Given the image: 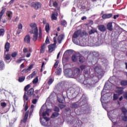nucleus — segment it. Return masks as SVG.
Wrapping results in <instances>:
<instances>
[{"label": "nucleus", "mask_w": 127, "mask_h": 127, "mask_svg": "<svg viewBox=\"0 0 127 127\" xmlns=\"http://www.w3.org/2000/svg\"><path fill=\"white\" fill-rule=\"evenodd\" d=\"M111 88L112 85H111V82L108 81L105 83L103 90L101 92V101L104 109H106L107 104L110 102V96H108V93H106V91L110 90Z\"/></svg>", "instance_id": "nucleus-1"}, {"label": "nucleus", "mask_w": 127, "mask_h": 127, "mask_svg": "<svg viewBox=\"0 0 127 127\" xmlns=\"http://www.w3.org/2000/svg\"><path fill=\"white\" fill-rule=\"evenodd\" d=\"M83 75L85 78V79L83 81L85 88H86V89H91V88L95 87L97 81L88 78L89 77V69L86 68L84 70Z\"/></svg>", "instance_id": "nucleus-2"}, {"label": "nucleus", "mask_w": 127, "mask_h": 127, "mask_svg": "<svg viewBox=\"0 0 127 127\" xmlns=\"http://www.w3.org/2000/svg\"><path fill=\"white\" fill-rule=\"evenodd\" d=\"M80 72H81V70L79 68H76L75 69L73 70L69 69H67L66 71H64V74L66 77H68V78H79V77H81L83 75H80Z\"/></svg>", "instance_id": "nucleus-3"}, {"label": "nucleus", "mask_w": 127, "mask_h": 127, "mask_svg": "<svg viewBox=\"0 0 127 127\" xmlns=\"http://www.w3.org/2000/svg\"><path fill=\"white\" fill-rule=\"evenodd\" d=\"M49 113L48 112H40V120L42 126L46 127L48 125V122H49Z\"/></svg>", "instance_id": "nucleus-4"}, {"label": "nucleus", "mask_w": 127, "mask_h": 127, "mask_svg": "<svg viewBox=\"0 0 127 127\" xmlns=\"http://www.w3.org/2000/svg\"><path fill=\"white\" fill-rule=\"evenodd\" d=\"M81 34V30H77L74 33V34L72 35V41L74 44H76V45H78L79 44V43H78V40H77V37L80 36V35Z\"/></svg>", "instance_id": "nucleus-5"}, {"label": "nucleus", "mask_w": 127, "mask_h": 127, "mask_svg": "<svg viewBox=\"0 0 127 127\" xmlns=\"http://www.w3.org/2000/svg\"><path fill=\"white\" fill-rule=\"evenodd\" d=\"M49 103L47 102L45 103L41 107L40 109V112H52L53 111V109L49 108L48 107V105Z\"/></svg>", "instance_id": "nucleus-6"}, {"label": "nucleus", "mask_w": 127, "mask_h": 127, "mask_svg": "<svg viewBox=\"0 0 127 127\" xmlns=\"http://www.w3.org/2000/svg\"><path fill=\"white\" fill-rule=\"evenodd\" d=\"M54 43L49 45V52L51 53L55 50L56 48V44H57V41H56V37L54 38Z\"/></svg>", "instance_id": "nucleus-7"}, {"label": "nucleus", "mask_w": 127, "mask_h": 127, "mask_svg": "<svg viewBox=\"0 0 127 127\" xmlns=\"http://www.w3.org/2000/svg\"><path fill=\"white\" fill-rule=\"evenodd\" d=\"M108 117L109 118L110 120L112 121V123L114 124V125H117V122H114L115 118H116V114L114 113V112H109L107 113Z\"/></svg>", "instance_id": "nucleus-8"}, {"label": "nucleus", "mask_w": 127, "mask_h": 127, "mask_svg": "<svg viewBox=\"0 0 127 127\" xmlns=\"http://www.w3.org/2000/svg\"><path fill=\"white\" fill-rule=\"evenodd\" d=\"M31 30L30 31V33L32 32H38V28H37V25L35 23H32L30 25Z\"/></svg>", "instance_id": "nucleus-9"}, {"label": "nucleus", "mask_w": 127, "mask_h": 127, "mask_svg": "<svg viewBox=\"0 0 127 127\" xmlns=\"http://www.w3.org/2000/svg\"><path fill=\"white\" fill-rule=\"evenodd\" d=\"M24 103L25 105V111H26L28 109V106L27 104L28 103V96L26 95V93H25L23 96Z\"/></svg>", "instance_id": "nucleus-10"}, {"label": "nucleus", "mask_w": 127, "mask_h": 127, "mask_svg": "<svg viewBox=\"0 0 127 127\" xmlns=\"http://www.w3.org/2000/svg\"><path fill=\"white\" fill-rule=\"evenodd\" d=\"M95 73H97L99 76H103L104 75V71L102 68H100L99 66H95L94 68Z\"/></svg>", "instance_id": "nucleus-11"}, {"label": "nucleus", "mask_w": 127, "mask_h": 127, "mask_svg": "<svg viewBox=\"0 0 127 127\" xmlns=\"http://www.w3.org/2000/svg\"><path fill=\"white\" fill-rule=\"evenodd\" d=\"M31 6L35 9H38L41 7V4L38 2H33L31 3Z\"/></svg>", "instance_id": "nucleus-12"}, {"label": "nucleus", "mask_w": 127, "mask_h": 127, "mask_svg": "<svg viewBox=\"0 0 127 127\" xmlns=\"http://www.w3.org/2000/svg\"><path fill=\"white\" fill-rule=\"evenodd\" d=\"M29 112H24L23 115L24 116V118L23 120H21V122H23L24 124H25L27 121V119H28V115H29Z\"/></svg>", "instance_id": "nucleus-13"}, {"label": "nucleus", "mask_w": 127, "mask_h": 127, "mask_svg": "<svg viewBox=\"0 0 127 127\" xmlns=\"http://www.w3.org/2000/svg\"><path fill=\"white\" fill-rule=\"evenodd\" d=\"M28 96L29 97H31V96L33 95V97L35 98V94H34V89L33 88L30 89L27 92Z\"/></svg>", "instance_id": "nucleus-14"}, {"label": "nucleus", "mask_w": 127, "mask_h": 127, "mask_svg": "<svg viewBox=\"0 0 127 127\" xmlns=\"http://www.w3.org/2000/svg\"><path fill=\"white\" fill-rule=\"evenodd\" d=\"M116 93H117L119 95H123L124 94V88L117 87L116 90Z\"/></svg>", "instance_id": "nucleus-15"}, {"label": "nucleus", "mask_w": 127, "mask_h": 127, "mask_svg": "<svg viewBox=\"0 0 127 127\" xmlns=\"http://www.w3.org/2000/svg\"><path fill=\"white\" fill-rule=\"evenodd\" d=\"M24 41L26 44H30V36L27 35L24 39Z\"/></svg>", "instance_id": "nucleus-16"}, {"label": "nucleus", "mask_w": 127, "mask_h": 127, "mask_svg": "<svg viewBox=\"0 0 127 127\" xmlns=\"http://www.w3.org/2000/svg\"><path fill=\"white\" fill-rule=\"evenodd\" d=\"M6 14L7 16V19L8 20H11L12 18V12L11 11H7Z\"/></svg>", "instance_id": "nucleus-17"}, {"label": "nucleus", "mask_w": 127, "mask_h": 127, "mask_svg": "<svg viewBox=\"0 0 127 127\" xmlns=\"http://www.w3.org/2000/svg\"><path fill=\"white\" fill-rule=\"evenodd\" d=\"M31 34H34L33 36V40L34 41H36L37 40V38H38V32H33L30 33Z\"/></svg>", "instance_id": "nucleus-18"}, {"label": "nucleus", "mask_w": 127, "mask_h": 127, "mask_svg": "<svg viewBox=\"0 0 127 127\" xmlns=\"http://www.w3.org/2000/svg\"><path fill=\"white\" fill-rule=\"evenodd\" d=\"M80 100L81 101L80 102L81 106H83L85 105V104H87V98H86L84 95L82 96Z\"/></svg>", "instance_id": "nucleus-19"}, {"label": "nucleus", "mask_w": 127, "mask_h": 127, "mask_svg": "<svg viewBox=\"0 0 127 127\" xmlns=\"http://www.w3.org/2000/svg\"><path fill=\"white\" fill-rule=\"evenodd\" d=\"M74 127H81L82 122L80 120H77L76 123L73 125Z\"/></svg>", "instance_id": "nucleus-20"}, {"label": "nucleus", "mask_w": 127, "mask_h": 127, "mask_svg": "<svg viewBox=\"0 0 127 127\" xmlns=\"http://www.w3.org/2000/svg\"><path fill=\"white\" fill-rule=\"evenodd\" d=\"M113 16V14H104L102 15V17L103 19H106L107 18H111Z\"/></svg>", "instance_id": "nucleus-21"}, {"label": "nucleus", "mask_w": 127, "mask_h": 127, "mask_svg": "<svg viewBox=\"0 0 127 127\" xmlns=\"http://www.w3.org/2000/svg\"><path fill=\"white\" fill-rule=\"evenodd\" d=\"M107 28L109 31H113V23L109 22L107 25Z\"/></svg>", "instance_id": "nucleus-22"}, {"label": "nucleus", "mask_w": 127, "mask_h": 127, "mask_svg": "<svg viewBox=\"0 0 127 127\" xmlns=\"http://www.w3.org/2000/svg\"><path fill=\"white\" fill-rule=\"evenodd\" d=\"M98 29L100 30V31H101L102 32H104V31H106L107 29L106 28V27H105V25H101L98 26Z\"/></svg>", "instance_id": "nucleus-23"}, {"label": "nucleus", "mask_w": 127, "mask_h": 127, "mask_svg": "<svg viewBox=\"0 0 127 127\" xmlns=\"http://www.w3.org/2000/svg\"><path fill=\"white\" fill-rule=\"evenodd\" d=\"M127 113V112H123L122 114V120L124 122H127V116L126 115Z\"/></svg>", "instance_id": "nucleus-24"}, {"label": "nucleus", "mask_w": 127, "mask_h": 127, "mask_svg": "<svg viewBox=\"0 0 127 127\" xmlns=\"http://www.w3.org/2000/svg\"><path fill=\"white\" fill-rule=\"evenodd\" d=\"M58 16V13L55 12L52 14L51 18L53 20H57V17Z\"/></svg>", "instance_id": "nucleus-25"}, {"label": "nucleus", "mask_w": 127, "mask_h": 127, "mask_svg": "<svg viewBox=\"0 0 127 127\" xmlns=\"http://www.w3.org/2000/svg\"><path fill=\"white\" fill-rule=\"evenodd\" d=\"M66 94H68V93H70L71 94H73V93L74 92V88H73L72 87H67L66 88Z\"/></svg>", "instance_id": "nucleus-26"}, {"label": "nucleus", "mask_w": 127, "mask_h": 127, "mask_svg": "<svg viewBox=\"0 0 127 127\" xmlns=\"http://www.w3.org/2000/svg\"><path fill=\"white\" fill-rule=\"evenodd\" d=\"M64 38V35H60L58 37V43L60 44L61 42H62V41L63 40V39Z\"/></svg>", "instance_id": "nucleus-27"}, {"label": "nucleus", "mask_w": 127, "mask_h": 127, "mask_svg": "<svg viewBox=\"0 0 127 127\" xmlns=\"http://www.w3.org/2000/svg\"><path fill=\"white\" fill-rule=\"evenodd\" d=\"M52 4H53V6L54 7H57L58 4L56 2H54L53 0H50V6H52Z\"/></svg>", "instance_id": "nucleus-28"}, {"label": "nucleus", "mask_w": 127, "mask_h": 127, "mask_svg": "<svg viewBox=\"0 0 127 127\" xmlns=\"http://www.w3.org/2000/svg\"><path fill=\"white\" fill-rule=\"evenodd\" d=\"M80 113V112H72L70 113V115L72 117H76V116H80L81 115Z\"/></svg>", "instance_id": "nucleus-29"}, {"label": "nucleus", "mask_w": 127, "mask_h": 127, "mask_svg": "<svg viewBox=\"0 0 127 127\" xmlns=\"http://www.w3.org/2000/svg\"><path fill=\"white\" fill-rule=\"evenodd\" d=\"M10 44L9 43L7 42L5 44V52H8L9 51V46Z\"/></svg>", "instance_id": "nucleus-30"}, {"label": "nucleus", "mask_w": 127, "mask_h": 127, "mask_svg": "<svg viewBox=\"0 0 127 127\" xmlns=\"http://www.w3.org/2000/svg\"><path fill=\"white\" fill-rule=\"evenodd\" d=\"M55 73L56 75H59V76H60V75H61V73H62V69L58 67L57 69V70L56 71Z\"/></svg>", "instance_id": "nucleus-31"}, {"label": "nucleus", "mask_w": 127, "mask_h": 127, "mask_svg": "<svg viewBox=\"0 0 127 127\" xmlns=\"http://www.w3.org/2000/svg\"><path fill=\"white\" fill-rule=\"evenodd\" d=\"M59 116V113L58 112H54L51 116L52 119H55V118H57Z\"/></svg>", "instance_id": "nucleus-32"}, {"label": "nucleus", "mask_w": 127, "mask_h": 127, "mask_svg": "<svg viewBox=\"0 0 127 127\" xmlns=\"http://www.w3.org/2000/svg\"><path fill=\"white\" fill-rule=\"evenodd\" d=\"M46 46V44H45V43L43 44L42 45L41 51H40L41 53H44V51H45Z\"/></svg>", "instance_id": "nucleus-33"}, {"label": "nucleus", "mask_w": 127, "mask_h": 127, "mask_svg": "<svg viewBox=\"0 0 127 127\" xmlns=\"http://www.w3.org/2000/svg\"><path fill=\"white\" fill-rule=\"evenodd\" d=\"M80 105L78 104V102H76L75 103H73L70 105L71 108L72 109L75 108H78Z\"/></svg>", "instance_id": "nucleus-34"}, {"label": "nucleus", "mask_w": 127, "mask_h": 127, "mask_svg": "<svg viewBox=\"0 0 127 127\" xmlns=\"http://www.w3.org/2000/svg\"><path fill=\"white\" fill-rule=\"evenodd\" d=\"M4 12H5V8L2 9L0 12V21H1V17H2V15L4 14Z\"/></svg>", "instance_id": "nucleus-35"}, {"label": "nucleus", "mask_w": 127, "mask_h": 127, "mask_svg": "<svg viewBox=\"0 0 127 127\" xmlns=\"http://www.w3.org/2000/svg\"><path fill=\"white\" fill-rule=\"evenodd\" d=\"M121 85L123 87L127 86V80H122L121 82Z\"/></svg>", "instance_id": "nucleus-36"}, {"label": "nucleus", "mask_w": 127, "mask_h": 127, "mask_svg": "<svg viewBox=\"0 0 127 127\" xmlns=\"http://www.w3.org/2000/svg\"><path fill=\"white\" fill-rule=\"evenodd\" d=\"M4 69V63L3 61H0V70Z\"/></svg>", "instance_id": "nucleus-37"}, {"label": "nucleus", "mask_w": 127, "mask_h": 127, "mask_svg": "<svg viewBox=\"0 0 127 127\" xmlns=\"http://www.w3.org/2000/svg\"><path fill=\"white\" fill-rule=\"evenodd\" d=\"M79 59L80 63H84L85 62V58L84 57L79 56Z\"/></svg>", "instance_id": "nucleus-38"}, {"label": "nucleus", "mask_w": 127, "mask_h": 127, "mask_svg": "<svg viewBox=\"0 0 127 127\" xmlns=\"http://www.w3.org/2000/svg\"><path fill=\"white\" fill-rule=\"evenodd\" d=\"M71 59L73 62H76V61H77V59H78V57L76 56V55H73L72 56Z\"/></svg>", "instance_id": "nucleus-39"}, {"label": "nucleus", "mask_w": 127, "mask_h": 127, "mask_svg": "<svg viewBox=\"0 0 127 127\" xmlns=\"http://www.w3.org/2000/svg\"><path fill=\"white\" fill-rule=\"evenodd\" d=\"M25 80V76H21L19 77L18 81L20 83L23 82Z\"/></svg>", "instance_id": "nucleus-40"}, {"label": "nucleus", "mask_w": 127, "mask_h": 127, "mask_svg": "<svg viewBox=\"0 0 127 127\" xmlns=\"http://www.w3.org/2000/svg\"><path fill=\"white\" fill-rule=\"evenodd\" d=\"M45 29L46 32H49V30H50V28L49 27V24H46L45 26Z\"/></svg>", "instance_id": "nucleus-41"}, {"label": "nucleus", "mask_w": 127, "mask_h": 127, "mask_svg": "<svg viewBox=\"0 0 127 127\" xmlns=\"http://www.w3.org/2000/svg\"><path fill=\"white\" fill-rule=\"evenodd\" d=\"M39 39L42 38V30L41 29V28H39Z\"/></svg>", "instance_id": "nucleus-42"}, {"label": "nucleus", "mask_w": 127, "mask_h": 127, "mask_svg": "<svg viewBox=\"0 0 127 127\" xmlns=\"http://www.w3.org/2000/svg\"><path fill=\"white\" fill-rule=\"evenodd\" d=\"M4 57L5 58V60H6V61H7V60H9V59H10V55L9 54L5 55L4 56Z\"/></svg>", "instance_id": "nucleus-43"}, {"label": "nucleus", "mask_w": 127, "mask_h": 127, "mask_svg": "<svg viewBox=\"0 0 127 127\" xmlns=\"http://www.w3.org/2000/svg\"><path fill=\"white\" fill-rule=\"evenodd\" d=\"M58 100L59 102H60L61 104L63 103V97L62 96L60 97L58 96Z\"/></svg>", "instance_id": "nucleus-44"}, {"label": "nucleus", "mask_w": 127, "mask_h": 127, "mask_svg": "<svg viewBox=\"0 0 127 127\" xmlns=\"http://www.w3.org/2000/svg\"><path fill=\"white\" fill-rule=\"evenodd\" d=\"M61 25H63L64 26H65L67 25V22H66L64 20H62L61 21Z\"/></svg>", "instance_id": "nucleus-45"}, {"label": "nucleus", "mask_w": 127, "mask_h": 127, "mask_svg": "<svg viewBox=\"0 0 127 127\" xmlns=\"http://www.w3.org/2000/svg\"><path fill=\"white\" fill-rule=\"evenodd\" d=\"M4 35V29H0V36H3Z\"/></svg>", "instance_id": "nucleus-46"}, {"label": "nucleus", "mask_w": 127, "mask_h": 127, "mask_svg": "<svg viewBox=\"0 0 127 127\" xmlns=\"http://www.w3.org/2000/svg\"><path fill=\"white\" fill-rule=\"evenodd\" d=\"M119 99V95L117 94H114L113 96V100L114 101H117Z\"/></svg>", "instance_id": "nucleus-47"}, {"label": "nucleus", "mask_w": 127, "mask_h": 127, "mask_svg": "<svg viewBox=\"0 0 127 127\" xmlns=\"http://www.w3.org/2000/svg\"><path fill=\"white\" fill-rule=\"evenodd\" d=\"M86 65H85V64H82V65H81L80 66V68L81 69V71H83V70H84V69H85H85H87V68H86Z\"/></svg>", "instance_id": "nucleus-48"}, {"label": "nucleus", "mask_w": 127, "mask_h": 127, "mask_svg": "<svg viewBox=\"0 0 127 127\" xmlns=\"http://www.w3.org/2000/svg\"><path fill=\"white\" fill-rule=\"evenodd\" d=\"M53 82H54V79L50 78L48 82V85H51Z\"/></svg>", "instance_id": "nucleus-49"}, {"label": "nucleus", "mask_w": 127, "mask_h": 127, "mask_svg": "<svg viewBox=\"0 0 127 127\" xmlns=\"http://www.w3.org/2000/svg\"><path fill=\"white\" fill-rule=\"evenodd\" d=\"M38 82V77H36L33 80V84H37Z\"/></svg>", "instance_id": "nucleus-50"}, {"label": "nucleus", "mask_w": 127, "mask_h": 127, "mask_svg": "<svg viewBox=\"0 0 127 127\" xmlns=\"http://www.w3.org/2000/svg\"><path fill=\"white\" fill-rule=\"evenodd\" d=\"M97 32V30L96 29H92L89 32V34H93V33H96Z\"/></svg>", "instance_id": "nucleus-51"}, {"label": "nucleus", "mask_w": 127, "mask_h": 127, "mask_svg": "<svg viewBox=\"0 0 127 127\" xmlns=\"http://www.w3.org/2000/svg\"><path fill=\"white\" fill-rule=\"evenodd\" d=\"M0 106L2 107V108H5L6 107V104L5 102H1L0 103Z\"/></svg>", "instance_id": "nucleus-52"}, {"label": "nucleus", "mask_w": 127, "mask_h": 127, "mask_svg": "<svg viewBox=\"0 0 127 127\" xmlns=\"http://www.w3.org/2000/svg\"><path fill=\"white\" fill-rule=\"evenodd\" d=\"M38 100L37 99H34L32 100V103L33 105H36Z\"/></svg>", "instance_id": "nucleus-53"}, {"label": "nucleus", "mask_w": 127, "mask_h": 127, "mask_svg": "<svg viewBox=\"0 0 127 127\" xmlns=\"http://www.w3.org/2000/svg\"><path fill=\"white\" fill-rule=\"evenodd\" d=\"M53 111H54V112H59V108L57 107V106H55Z\"/></svg>", "instance_id": "nucleus-54"}, {"label": "nucleus", "mask_w": 127, "mask_h": 127, "mask_svg": "<svg viewBox=\"0 0 127 127\" xmlns=\"http://www.w3.org/2000/svg\"><path fill=\"white\" fill-rule=\"evenodd\" d=\"M29 88H30V84H28L27 85H26L25 88H24V91H26L28 90V89H29Z\"/></svg>", "instance_id": "nucleus-55"}, {"label": "nucleus", "mask_w": 127, "mask_h": 127, "mask_svg": "<svg viewBox=\"0 0 127 127\" xmlns=\"http://www.w3.org/2000/svg\"><path fill=\"white\" fill-rule=\"evenodd\" d=\"M59 108H60V109H64V108H65V107H66V105H65L64 104H59Z\"/></svg>", "instance_id": "nucleus-56"}, {"label": "nucleus", "mask_w": 127, "mask_h": 127, "mask_svg": "<svg viewBox=\"0 0 127 127\" xmlns=\"http://www.w3.org/2000/svg\"><path fill=\"white\" fill-rule=\"evenodd\" d=\"M29 70H28V68L27 69H24L22 71H21V74H23V72L25 73H27Z\"/></svg>", "instance_id": "nucleus-57"}, {"label": "nucleus", "mask_w": 127, "mask_h": 127, "mask_svg": "<svg viewBox=\"0 0 127 127\" xmlns=\"http://www.w3.org/2000/svg\"><path fill=\"white\" fill-rule=\"evenodd\" d=\"M24 60L25 61V59H20V60H18V61H17L16 63H18V64H19V63H21V62L24 61Z\"/></svg>", "instance_id": "nucleus-58"}, {"label": "nucleus", "mask_w": 127, "mask_h": 127, "mask_svg": "<svg viewBox=\"0 0 127 127\" xmlns=\"http://www.w3.org/2000/svg\"><path fill=\"white\" fill-rule=\"evenodd\" d=\"M23 52H24V53H27V52H28V49L26 48H24L23 49Z\"/></svg>", "instance_id": "nucleus-59"}, {"label": "nucleus", "mask_w": 127, "mask_h": 127, "mask_svg": "<svg viewBox=\"0 0 127 127\" xmlns=\"http://www.w3.org/2000/svg\"><path fill=\"white\" fill-rule=\"evenodd\" d=\"M49 38L48 37H47L46 40L45 41V43H46V44H49Z\"/></svg>", "instance_id": "nucleus-60"}, {"label": "nucleus", "mask_w": 127, "mask_h": 127, "mask_svg": "<svg viewBox=\"0 0 127 127\" xmlns=\"http://www.w3.org/2000/svg\"><path fill=\"white\" fill-rule=\"evenodd\" d=\"M58 64H59V62L58 61H57L56 63H55V64H54V67H55V68H57V67H58Z\"/></svg>", "instance_id": "nucleus-61"}, {"label": "nucleus", "mask_w": 127, "mask_h": 127, "mask_svg": "<svg viewBox=\"0 0 127 127\" xmlns=\"http://www.w3.org/2000/svg\"><path fill=\"white\" fill-rule=\"evenodd\" d=\"M32 68H33V64H31L28 67V70L29 71H30V70H31V69H32Z\"/></svg>", "instance_id": "nucleus-62"}, {"label": "nucleus", "mask_w": 127, "mask_h": 127, "mask_svg": "<svg viewBox=\"0 0 127 127\" xmlns=\"http://www.w3.org/2000/svg\"><path fill=\"white\" fill-rule=\"evenodd\" d=\"M16 55H17V53L16 52H14L11 54L12 57H16Z\"/></svg>", "instance_id": "nucleus-63"}, {"label": "nucleus", "mask_w": 127, "mask_h": 127, "mask_svg": "<svg viewBox=\"0 0 127 127\" xmlns=\"http://www.w3.org/2000/svg\"><path fill=\"white\" fill-rule=\"evenodd\" d=\"M124 98L127 100V92L124 94Z\"/></svg>", "instance_id": "nucleus-64"}]
</instances>
